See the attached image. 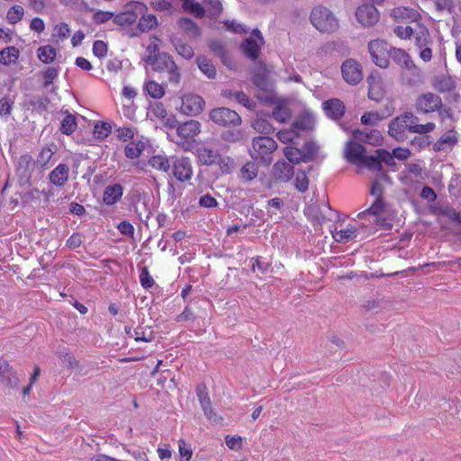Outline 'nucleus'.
Masks as SVG:
<instances>
[{"label": "nucleus", "instance_id": "1", "mask_svg": "<svg viewBox=\"0 0 461 461\" xmlns=\"http://www.w3.org/2000/svg\"><path fill=\"white\" fill-rule=\"evenodd\" d=\"M143 62L149 65L154 72L163 74L167 82L177 86L181 80V70L176 64L173 57L167 52H158L148 55L142 59Z\"/></svg>", "mask_w": 461, "mask_h": 461}, {"label": "nucleus", "instance_id": "2", "mask_svg": "<svg viewBox=\"0 0 461 461\" xmlns=\"http://www.w3.org/2000/svg\"><path fill=\"white\" fill-rule=\"evenodd\" d=\"M276 149L277 143L273 138L258 136L253 138L249 154L253 160L268 167L273 161L272 154Z\"/></svg>", "mask_w": 461, "mask_h": 461}, {"label": "nucleus", "instance_id": "3", "mask_svg": "<svg viewBox=\"0 0 461 461\" xmlns=\"http://www.w3.org/2000/svg\"><path fill=\"white\" fill-rule=\"evenodd\" d=\"M312 25L321 32H333L339 27V22L333 13L323 5L312 8L310 16Z\"/></svg>", "mask_w": 461, "mask_h": 461}, {"label": "nucleus", "instance_id": "4", "mask_svg": "<svg viewBox=\"0 0 461 461\" xmlns=\"http://www.w3.org/2000/svg\"><path fill=\"white\" fill-rule=\"evenodd\" d=\"M209 117L215 124L222 127L239 126L242 122L236 111L227 107H217L211 110Z\"/></svg>", "mask_w": 461, "mask_h": 461}, {"label": "nucleus", "instance_id": "5", "mask_svg": "<svg viewBox=\"0 0 461 461\" xmlns=\"http://www.w3.org/2000/svg\"><path fill=\"white\" fill-rule=\"evenodd\" d=\"M146 9V5L140 2L128 3L123 12L113 16V23L121 26L131 25Z\"/></svg>", "mask_w": 461, "mask_h": 461}, {"label": "nucleus", "instance_id": "6", "mask_svg": "<svg viewBox=\"0 0 461 461\" xmlns=\"http://www.w3.org/2000/svg\"><path fill=\"white\" fill-rule=\"evenodd\" d=\"M368 51L371 55L373 62L385 68L389 65L390 48L386 41L383 40H374L368 43Z\"/></svg>", "mask_w": 461, "mask_h": 461}, {"label": "nucleus", "instance_id": "7", "mask_svg": "<svg viewBox=\"0 0 461 461\" xmlns=\"http://www.w3.org/2000/svg\"><path fill=\"white\" fill-rule=\"evenodd\" d=\"M343 79L351 86H357L363 79L362 66L354 59H346L341 65Z\"/></svg>", "mask_w": 461, "mask_h": 461}, {"label": "nucleus", "instance_id": "8", "mask_svg": "<svg viewBox=\"0 0 461 461\" xmlns=\"http://www.w3.org/2000/svg\"><path fill=\"white\" fill-rule=\"evenodd\" d=\"M441 102L442 99L439 95L427 92L416 98L414 106L419 113H430L440 108Z\"/></svg>", "mask_w": 461, "mask_h": 461}, {"label": "nucleus", "instance_id": "9", "mask_svg": "<svg viewBox=\"0 0 461 461\" xmlns=\"http://www.w3.org/2000/svg\"><path fill=\"white\" fill-rule=\"evenodd\" d=\"M379 12L374 4L364 3L356 11V18L365 27L375 25L379 21Z\"/></svg>", "mask_w": 461, "mask_h": 461}, {"label": "nucleus", "instance_id": "10", "mask_svg": "<svg viewBox=\"0 0 461 461\" xmlns=\"http://www.w3.org/2000/svg\"><path fill=\"white\" fill-rule=\"evenodd\" d=\"M172 174L180 182H185L193 176V167L186 157L172 158Z\"/></svg>", "mask_w": 461, "mask_h": 461}, {"label": "nucleus", "instance_id": "11", "mask_svg": "<svg viewBox=\"0 0 461 461\" xmlns=\"http://www.w3.org/2000/svg\"><path fill=\"white\" fill-rule=\"evenodd\" d=\"M403 121L408 124V131L412 133L426 134L435 130L436 125L434 122H427L426 124H420L419 118L411 112H405L401 114Z\"/></svg>", "mask_w": 461, "mask_h": 461}, {"label": "nucleus", "instance_id": "12", "mask_svg": "<svg viewBox=\"0 0 461 461\" xmlns=\"http://www.w3.org/2000/svg\"><path fill=\"white\" fill-rule=\"evenodd\" d=\"M0 382L8 388H18L20 379L17 372L6 360L0 361Z\"/></svg>", "mask_w": 461, "mask_h": 461}, {"label": "nucleus", "instance_id": "13", "mask_svg": "<svg viewBox=\"0 0 461 461\" xmlns=\"http://www.w3.org/2000/svg\"><path fill=\"white\" fill-rule=\"evenodd\" d=\"M408 124L402 115L393 118L388 125V134L397 141L403 142L408 140Z\"/></svg>", "mask_w": 461, "mask_h": 461}, {"label": "nucleus", "instance_id": "14", "mask_svg": "<svg viewBox=\"0 0 461 461\" xmlns=\"http://www.w3.org/2000/svg\"><path fill=\"white\" fill-rule=\"evenodd\" d=\"M204 100L197 95H187L182 99V111L187 115H197L204 108Z\"/></svg>", "mask_w": 461, "mask_h": 461}, {"label": "nucleus", "instance_id": "15", "mask_svg": "<svg viewBox=\"0 0 461 461\" xmlns=\"http://www.w3.org/2000/svg\"><path fill=\"white\" fill-rule=\"evenodd\" d=\"M366 153V148L356 141L348 140L344 149V157L348 162L358 165Z\"/></svg>", "mask_w": 461, "mask_h": 461}, {"label": "nucleus", "instance_id": "16", "mask_svg": "<svg viewBox=\"0 0 461 461\" xmlns=\"http://www.w3.org/2000/svg\"><path fill=\"white\" fill-rule=\"evenodd\" d=\"M326 115L332 120H339L346 112L343 102L338 98H332L322 103Z\"/></svg>", "mask_w": 461, "mask_h": 461}, {"label": "nucleus", "instance_id": "17", "mask_svg": "<svg viewBox=\"0 0 461 461\" xmlns=\"http://www.w3.org/2000/svg\"><path fill=\"white\" fill-rule=\"evenodd\" d=\"M196 153L198 161L204 166L215 165L221 159L220 152L211 147L202 146L197 149Z\"/></svg>", "mask_w": 461, "mask_h": 461}, {"label": "nucleus", "instance_id": "18", "mask_svg": "<svg viewBox=\"0 0 461 461\" xmlns=\"http://www.w3.org/2000/svg\"><path fill=\"white\" fill-rule=\"evenodd\" d=\"M69 176V167L66 164L58 165L49 174L50 182L58 187H63Z\"/></svg>", "mask_w": 461, "mask_h": 461}, {"label": "nucleus", "instance_id": "19", "mask_svg": "<svg viewBox=\"0 0 461 461\" xmlns=\"http://www.w3.org/2000/svg\"><path fill=\"white\" fill-rule=\"evenodd\" d=\"M389 59H392L396 64H398L402 68L411 70L412 68H416L411 56L402 49L390 47Z\"/></svg>", "mask_w": 461, "mask_h": 461}, {"label": "nucleus", "instance_id": "20", "mask_svg": "<svg viewBox=\"0 0 461 461\" xmlns=\"http://www.w3.org/2000/svg\"><path fill=\"white\" fill-rule=\"evenodd\" d=\"M221 95L230 100H235L238 104H242L249 110H254L256 103L252 101L249 95L242 91H234L232 89H224L221 91Z\"/></svg>", "mask_w": 461, "mask_h": 461}, {"label": "nucleus", "instance_id": "21", "mask_svg": "<svg viewBox=\"0 0 461 461\" xmlns=\"http://www.w3.org/2000/svg\"><path fill=\"white\" fill-rule=\"evenodd\" d=\"M201 131V124L194 120H189L178 125L176 128L177 135L184 140L192 139Z\"/></svg>", "mask_w": 461, "mask_h": 461}, {"label": "nucleus", "instance_id": "22", "mask_svg": "<svg viewBox=\"0 0 461 461\" xmlns=\"http://www.w3.org/2000/svg\"><path fill=\"white\" fill-rule=\"evenodd\" d=\"M315 126V118L312 113L309 112L302 113L292 124L299 135L300 131H312Z\"/></svg>", "mask_w": 461, "mask_h": 461}, {"label": "nucleus", "instance_id": "23", "mask_svg": "<svg viewBox=\"0 0 461 461\" xmlns=\"http://www.w3.org/2000/svg\"><path fill=\"white\" fill-rule=\"evenodd\" d=\"M411 37L414 38L415 45L419 49L433 44V40L430 37L429 31L424 24L416 23Z\"/></svg>", "mask_w": 461, "mask_h": 461}, {"label": "nucleus", "instance_id": "24", "mask_svg": "<svg viewBox=\"0 0 461 461\" xmlns=\"http://www.w3.org/2000/svg\"><path fill=\"white\" fill-rule=\"evenodd\" d=\"M273 176L277 180L288 182L294 176V167L285 160H278L273 167Z\"/></svg>", "mask_w": 461, "mask_h": 461}, {"label": "nucleus", "instance_id": "25", "mask_svg": "<svg viewBox=\"0 0 461 461\" xmlns=\"http://www.w3.org/2000/svg\"><path fill=\"white\" fill-rule=\"evenodd\" d=\"M170 42L174 46L176 51L184 59H191L194 56V49L185 42V41L177 34L170 36Z\"/></svg>", "mask_w": 461, "mask_h": 461}, {"label": "nucleus", "instance_id": "26", "mask_svg": "<svg viewBox=\"0 0 461 461\" xmlns=\"http://www.w3.org/2000/svg\"><path fill=\"white\" fill-rule=\"evenodd\" d=\"M196 393L205 416H207V418L210 420H213L214 422H217L218 419L216 414L213 413L212 402L208 393L206 392V388L204 386L199 385L197 386Z\"/></svg>", "mask_w": 461, "mask_h": 461}, {"label": "nucleus", "instance_id": "27", "mask_svg": "<svg viewBox=\"0 0 461 461\" xmlns=\"http://www.w3.org/2000/svg\"><path fill=\"white\" fill-rule=\"evenodd\" d=\"M431 85L439 93L451 92L456 88V82L452 77L445 74L435 76Z\"/></svg>", "mask_w": 461, "mask_h": 461}, {"label": "nucleus", "instance_id": "28", "mask_svg": "<svg viewBox=\"0 0 461 461\" xmlns=\"http://www.w3.org/2000/svg\"><path fill=\"white\" fill-rule=\"evenodd\" d=\"M123 187L120 184L110 185L105 187L103 201L106 205H113L122 199Z\"/></svg>", "mask_w": 461, "mask_h": 461}, {"label": "nucleus", "instance_id": "29", "mask_svg": "<svg viewBox=\"0 0 461 461\" xmlns=\"http://www.w3.org/2000/svg\"><path fill=\"white\" fill-rule=\"evenodd\" d=\"M352 136L356 140L370 145H377L381 140V134L377 130H373L369 132L361 130H355L352 132Z\"/></svg>", "mask_w": 461, "mask_h": 461}, {"label": "nucleus", "instance_id": "30", "mask_svg": "<svg viewBox=\"0 0 461 461\" xmlns=\"http://www.w3.org/2000/svg\"><path fill=\"white\" fill-rule=\"evenodd\" d=\"M251 80L258 89L264 92H272L274 90V82L269 78L265 71L255 72Z\"/></svg>", "mask_w": 461, "mask_h": 461}, {"label": "nucleus", "instance_id": "31", "mask_svg": "<svg viewBox=\"0 0 461 461\" xmlns=\"http://www.w3.org/2000/svg\"><path fill=\"white\" fill-rule=\"evenodd\" d=\"M261 45L255 38L249 37L244 41L241 47L246 57L251 60H256L259 56Z\"/></svg>", "mask_w": 461, "mask_h": 461}, {"label": "nucleus", "instance_id": "32", "mask_svg": "<svg viewBox=\"0 0 461 461\" xmlns=\"http://www.w3.org/2000/svg\"><path fill=\"white\" fill-rule=\"evenodd\" d=\"M208 47L216 56H218L221 62L226 66L230 68L231 59L225 49V46L222 41L219 40L210 41L208 43Z\"/></svg>", "mask_w": 461, "mask_h": 461}, {"label": "nucleus", "instance_id": "33", "mask_svg": "<svg viewBox=\"0 0 461 461\" xmlns=\"http://www.w3.org/2000/svg\"><path fill=\"white\" fill-rule=\"evenodd\" d=\"M178 25L190 39H196L201 36V28L190 18H180L178 20Z\"/></svg>", "mask_w": 461, "mask_h": 461}, {"label": "nucleus", "instance_id": "34", "mask_svg": "<svg viewBox=\"0 0 461 461\" xmlns=\"http://www.w3.org/2000/svg\"><path fill=\"white\" fill-rule=\"evenodd\" d=\"M196 64L199 69L210 79L216 77V68L210 59L206 56L199 55L196 58Z\"/></svg>", "mask_w": 461, "mask_h": 461}, {"label": "nucleus", "instance_id": "35", "mask_svg": "<svg viewBox=\"0 0 461 461\" xmlns=\"http://www.w3.org/2000/svg\"><path fill=\"white\" fill-rule=\"evenodd\" d=\"M258 174V163L254 161L247 162L240 171V178L244 183H249L254 180Z\"/></svg>", "mask_w": 461, "mask_h": 461}, {"label": "nucleus", "instance_id": "36", "mask_svg": "<svg viewBox=\"0 0 461 461\" xmlns=\"http://www.w3.org/2000/svg\"><path fill=\"white\" fill-rule=\"evenodd\" d=\"M148 164L156 170L167 173L172 166V158L169 159L163 155H155L149 159Z\"/></svg>", "mask_w": 461, "mask_h": 461}, {"label": "nucleus", "instance_id": "37", "mask_svg": "<svg viewBox=\"0 0 461 461\" xmlns=\"http://www.w3.org/2000/svg\"><path fill=\"white\" fill-rule=\"evenodd\" d=\"M221 139L227 142H243L249 139V135L243 129H233L222 131Z\"/></svg>", "mask_w": 461, "mask_h": 461}, {"label": "nucleus", "instance_id": "38", "mask_svg": "<svg viewBox=\"0 0 461 461\" xmlns=\"http://www.w3.org/2000/svg\"><path fill=\"white\" fill-rule=\"evenodd\" d=\"M384 199H375L372 205L366 210L358 213L357 217L360 220H366L368 215L374 216L375 219L377 216L381 215V212L384 211Z\"/></svg>", "mask_w": 461, "mask_h": 461}, {"label": "nucleus", "instance_id": "39", "mask_svg": "<svg viewBox=\"0 0 461 461\" xmlns=\"http://www.w3.org/2000/svg\"><path fill=\"white\" fill-rule=\"evenodd\" d=\"M19 50L14 46H9L0 51V63L8 66L15 63L19 59Z\"/></svg>", "mask_w": 461, "mask_h": 461}, {"label": "nucleus", "instance_id": "40", "mask_svg": "<svg viewBox=\"0 0 461 461\" xmlns=\"http://www.w3.org/2000/svg\"><path fill=\"white\" fill-rule=\"evenodd\" d=\"M66 116L60 122V131L66 135H71L77 128V118L74 114L65 112Z\"/></svg>", "mask_w": 461, "mask_h": 461}, {"label": "nucleus", "instance_id": "41", "mask_svg": "<svg viewBox=\"0 0 461 461\" xmlns=\"http://www.w3.org/2000/svg\"><path fill=\"white\" fill-rule=\"evenodd\" d=\"M38 59L45 63L50 64L52 63L57 56V50L54 47L50 45L41 46L37 50Z\"/></svg>", "mask_w": 461, "mask_h": 461}, {"label": "nucleus", "instance_id": "42", "mask_svg": "<svg viewBox=\"0 0 461 461\" xmlns=\"http://www.w3.org/2000/svg\"><path fill=\"white\" fill-rule=\"evenodd\" d=\"M284 154L288 159V163L290 164H299L300 162H304V154L303 151L300 149L294 147H285L284 149Z\"/></svg>", "mask_w": 461, "mask_h": 461}, {"label": "nucleus", "instance_id": "43", "mask_svg": "<svg viewBox=\"0 0 461 461\" xmlns=\"http://www.w3.org/2000/svg\"><path fill=\"white\" fill-rule=\"evenodd\" d=\"M134 339L136 341L149 342L154 339V332L151 327L138 326L133 330Z\"/></svg>", "mask_w": 461, "mask_h": 461}, {"label": "nucleus", "instance_id": "44", "mask_svg": "<svg viewBox=\"0 0 461 461\" xmlns=\"http://www.w3.org/2000/svg\"><path fill=\"white\" fill-rule=\"evenodd\" d=\"M145 89L149 95L154 99H160L165 95L163 85L154 80L148 81L145 85Z\"/></svg>", "mask_w": 461, "mask_h": 461}, {"label": "nucleus", "instance_id": "45", "mask_svg": "<svg viewBox=\"0 0 461 461\" xmlns=\"http://www.w3.org/2000/svg\"><path fill=\"white\" fill-rule=\"evenodd\" d=\"M182 6L185 11L194 14L197 18H203L205 15V9L194 0H185Z\"/></svg>", "mask_w": 461, "mask_h": 461}, {"label": "nucleus", "instance_id": "46", "mask_svg": "<svg viewBox=\"0 0 461 461\" xmlns=\"http://www.w3.org/2000/svg\"><path fill=\"white\" fill-rule=\"evenodd\" d=\"M358 165L364 166L373 171L380 172L383 170V166L380 163L378 154L375 156H367L365 154Z\"/></svg>", "mask_w": 461, "mask_h": 461}, {"label": "nucleus", "instance_id": "47", "mask_svg": "<svg viewBox=\"0 0 461 461\" xmlns=\"http://www.w3.org/2000/svg\"><path fill=\"white\" fill-rule=\"evenodd\" d=\"M141 17L139 20L138 27L140 32H146L157 26V17L153 14L145 16L144 14H140Z\"/></svg>", "mask_w": 461, "mask_h": 461}, {"label": "nucleus", "instance_id": "48", "mask_svg": "<svg viewBox=\"0 0 461 461\" xmlns=\"http://www.w3.org/2000/svg\"><path fill=\"white\" fill-rule=\"evenodd\" d=\"M357 237V229L356 227L347 228L337 231L334 234V238L338 242L346 243L350 240H354Z\"/></svg>", "mask_w": 461, "mask_h": 461}, {"label": "nucleus", "instance_id": "49", "mask_svg": "<svg viewBox=\"0 0 461 461\" xmlns=\"http://www.w3.org/2000/svg\"><path fill=\"white\" fill-rule=\"evenodd\" d=\"M32 163V156L25 154L19 158L17 164V172L21 176H29V168Z\"/></svg>", "mask_w": 461, "mask_h": 461}, {"label": "nucleus", "instance_id": "50", "mask_svg": "<svg viewBox=\"0 0 461 461\" xmlns=\"http://www.w3.org/2000/svg\"><path fill=\"white\" fill-rule=\"evenodd\" d=\"M59 74V68L48 67L42 72L43 83L42 86L44 88H48L50 85L53 84L54 80L58 77Z\"/></svg>", "mask_w": 461, "mask_h": 461}, {"label": "nucleus", "instance_id": "51", "mask_svg": "<svg viewBox=\"0 0 461 461\" xmlns=\"http://www.w3.org/2000/svg\"><path fill=\"white\" fill-rule=\"evenodd\" d=\"M252 127L257 131L258 132L264 133V134H270L273 133L275 131V128L273 125L264 118H258L254 121L252 123Z\"/></svg>", "mask_w": 461, "mask_h": 461}, {"label": "nucleus", "instance_id": "52", "mask_svg": "<svg viewBox=\"0 0 461 461\" xmlns=\"http://www.w3.org/2000/svg\"><path fill=\"white\" fill-rule=\"evenodd\" d=\"M292 113L288 107L279 104L273 110V117L279 122H285L291 117Z\"/></svg>", "mask_w": 461, "mask_h": 461}, {"label": "nucleus", "instance_id": "53", "mask_svg": "<svg viewBox=\"0 0 461 461\" xmlns=\"http://www.w3.org/2000/svg\"><path fill=\"white\" fill-rule=\"evenodd\" d=\"M112 132V125L105 122H97L95 125L94 134L96 138L104 140Z\"/></svg>", "mask_w": 461, "mask_h": 461}, {"label": "nucleus", "instance_id": "54", "mask_svg": "<svg viewBox=\"0 0 461 461\" xmlns=\"http://www.w3.org/2000/svg\"><path fill=\"white\" fill-rule=\"evenodd\" d=\"M206 3L208 4V6L205 13H207L208 17H218L222 11V5L220 0H208Z\"/></svg>", "mask_w": 461, "mask_h": 461}, {"label": "nucleus", "instance_id": "55", "mask_svg": "<svg viewBox=\"0 0 461 461\" xmlns=\"http://www.w3.org/2000/svg\"><path fill=\"white\" fill-rule=\"evenodd\" d=\"M23 8L21 5H14L7 12L6 18L12 24H15L23 19Z\"/></svg>", "mask_w": 461, "mask_h": 461}, {"label": "nucleus", "instance_id": "56", "mask_svg": "<svg viewBox=\"0 0 461 461\" xmlns=\"http://www.w3.org/2000/svg\"><path fill=\"white\" fill-rule=\"evenodd\" d=\"M143 148H144L143 145H141V147H140V145L138 143H135L132 141L125 147V149H124L125 156L128 158H131V159L137 158L140 156Z\"/></svg>", "mask_w": 461, "mask_h": 461}, {"label": "nucleus", "instance_id": "57", "mask_svg": "<svg viewBox=\"0 0 461 461\" xmlns=\"http://www.w3.org/2000/svg\"><path fill=\"white\" fill-rule=\"evenodd\" d=\"M53 146H54L53 144L51 146L47 145L41 149V150L37 158V161L39 164H41V166H45L51 159V158L54 154V150H52V149H51V147H53Z\"/></svg>", "mask_w": 461, "mask_h": 461}, {"label": "nucleus", "instance_id": "58", "mask_svg": "<svg viewBox=\"0 0 461 461\" xmlns=\"http://www.w3.org/2000/svg\"><path fill=\"white\" fill-rule=\"evenodd\" d=\"M302 150L304 154V162H309L314 159L318 151V147L314 142H306L303 145V149Z\"/></svg>", "mask_w": 461, "mask_h": 461}, {"label": "nucleus", "instance_id": "59", "mask_svg": "<svg viewBox=\"0 0 461 461\" xmlns=\"http://www.w3.org/2000/svg\"><path fill=\"white\" fill-rule=\"evenodd\" d=\"M294 185L295 188L301 193H304L307 191L309 186V179L305 172H299L296 175Z\"/></svg>", "mask_w": 461, "mask_h": 461}, {"label": "nucleus", "instance_id": "60", "mask_svg": "<svg viewBox=\"0 0 461 461\" xmlns=\"http://www.w3.org/2000/svg\"><path fill=\"white\" fill-rule=\"evenodd\" d=\"M393 32L400 39L408 40L411 38L414 32V27L410 25H398L394 28Z\"/></svg>", "mask_w": 461, "mask_h": 461}, {"label": "nucleus", "instance_id": "61", "mask_svg": "<svg viewBox=\"0 0 461 461\" xmlns=\"http://www.w3.org/2000/svg\"><path fill=\"white\" fill-rule=\"evenodd\" d=\"M115 131L117 138L122 141L131 140L135 134V129L131 127H118Z\"/></svg>", "mask_w": 461, "mask_h": 461}, {"label": "nucleus", "instance_id": "62", "mask_svg": "<svg viewBox=\"0 0 461 461\" xmlns=\"http://www.w3.org/2000/svg\"><path fill=\"white\" fill-rule=\"evenodd\" d=\"M375 153L378 154L379 160H380L381 164L384 162L387 166H394L395 165L394 156H393V152L390 153L389 151H387L384 149H376Z\"/></svg>", "mask_w": 461, "mask_h": 461}, {"label": "nucleus", "instance_id": "63", "mask_svg": "<svg viewBox=\"0 0 461 461\" xmlns=\"http://www.w3.org/2000/svg\"><path fill=\"white\" fill-rule=\"evenodd\" d=\"M178 450L180 455V461H189L191 459L193 451L190 447H187L185 441L182 438L178 441Z\"/></svg>", "mask_w": 461, "mask_h": 461}, {"label": "nucleus", "instance_id": "64", "mask_svg": "<svg viewBox=\"0 0 461 461\" xmlns=\"http://www.w3.org/2000/svg\"><path fill=\"white\" fill-rule=\"evenodd\" d=\"M297 136L298 134L293 127L291 129L280 130L277 132V138L283 143L290 142Z\"/></svg>", "mask_w": 461, "mask_h": 461}]
</instances>
